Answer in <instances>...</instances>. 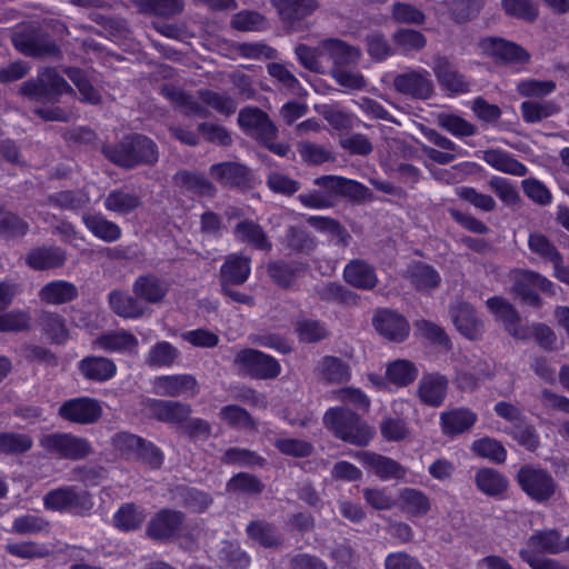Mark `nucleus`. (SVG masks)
<instances>
[{
	"label": "nucleus",
	"mask_w": 569,
	"mask_h": 569,
	"mask_svg": "<svg viewBox=\"0 0 569 569\" xmlns=\"http://www.w3.org/2000/svg\"><path fill=\"white\" fill-rule=\"evenodd\" d=\"M101 152L111 163L123 169L152 166L159 158L157 144L150 138L137 133L126 136L117 143H104Z\"/></svg>",
	"instance_id": "f257e3e1"
},
{
	"label": "nucleus",
	"mask_w": 569,
	"mask_h": 569,
	"mask_svg": "<svg viewBox=\"0 0 569 569\" xmlns=\"http://www.w3.org/2000/svg\"><path fill=\"white\" fill-rule=\"evenodd\" d=\"M323 423L336 438L358 447L367 446L375 435L373 428L347 407L328 409Z\"/></svg>",
	"instance_id": "f03ea898"
},
{
	"label": "nucleus",
	"mask_w": 569,
	"mask_h": 569,
	"mask_svg": "<svg viewBox=\"0 0 569 569\" xmlns=\"http://www.w3.org/2000/svg\"><path fill=\"white\" fill-rule=\"evenodd\" d=\"M12 43L21 53L34 58L58 57L60 49L50 34L39 26H23L12 34Z\"/></svg>",
	"instance_id": "7ed1b4c3"
},
{
	"label": "nucleus",
	"mask_w": 569,
	"mask_h": 569,
	"mask_svg": "<svg viewBox=\"0 0 569 569\" xmlns=\"http://www.w3.org/2000/svg\"><path fill=\"white\" fill-rule=\"evenodd\" d=\"M73 90L68 82L58 73H39L32 80L26 81L20 87V92L27 98L54 104L63 93H71Z\"/></svg>",
	"instance_id": "20e7f679"
},
{
	"label": "nucleus",
	"mask_w": 569,
	"mask_h": 569,
	"mask_svg": "<svg viewBox=\"0 0 569 569\" xmlns=\"http://www.w3.org/2000/svg\"><path fill=\"white\" fill-rule=\"evenodd\" d=\"M39 443L48 453L61 459L80 460L91 452V446L87 439L68 432L43 435Z\"/></svg>",
	"instance_id": "39448f33"
},
{
	"label": "nucleus",
	"mask_w": 569,
	"mask_h": 569,
	"mask_svg": "<svg viewBox=\"0 0 569 569\" xmlns=\"http://www.w3.org/2000/svg\"><path fill=\"white\" fill-rule=\"evenodd\" d=\"M516 478L520 488L539 503L547 502L556 492L555 479L542 468L522 466Z\"/></svg>",
	"instance_id": "423d86ee"
},
{
	"label": "nucleus",
	"mask_w": 569,
	"mask_h": 569,
	"mask_svg": "<svg viewBox=\"0 0 569 569\" xmlns=\"http://www.w3.org/2000/svg\"><path fill=\"white\" fill-rule=\"evenodd\" d=\"M482 54L500 64L522 66L530 61V53L520 44L500 37H485L478 42Z\"/></svg>",
	"instance_id": "0eeeda50"
},
{
	"label": "nucleus",
	"mask_w": 569,
	"mask_h": 569,
	"mask_svg": "<svg viewBox=\"0 0 569 569\" xmlns=\"http://www.w3.org/2000/svg\"><path fill=\"white\" fill-rule=\"evenodd\" d=\"M48 510L70 511L76 515L87 513L92 508L90 495L76 487H64L49 491L43 497Z\"/></svg>",
	"instance_id": "6e6552de"
},
{
	"label": "nucleus",
	"mask_w": 569,
	"mask_h": 569,
	"mask_svg": "<svg viewBox=\"0 0 569 569\" xmlns=\"http://www.w3.org/2000/svg\"><path fill=\"white\" fill-rule=\"evenodd\" d=\"M240 128L259 142H270L277 138L278 129L269 116L256 107H246L239 111Z\"/></svg>",
	"instance_id": "1a4fd4ad"
},
{
	"label": "nucleus",
	"mask_w": 569,
	"mask_h": 569,
	"mask_svg": "<svg viewBox=\"0 0 569 569\" xmlns=\"http://www.w3.org/2000/svg\"><path fill=\"white\" fill-rule=\"evenodd\" d=\"M234 363L259 379L276 378L281 371L277 359L256 349H243L237 352Z\"/></svg>",
	"instance_id": "9d476101"
},
{
	"label": "nucleus",
	"mask_w": 569,
	"mask_h": 569,
	"mask_svg": "<svg viewBox=\"0 0 569 569\" xmlns=\"http://www.w3.org/2000/svg\"><path fill=\"white\" fill-rule=\"evenodd\" d=\"M58 415L66 421L78 425L96 423L102 416V407L97 399L79 397L64 401Z\"/></svg>",
	"instance_id": "9b49d317"
},
{
	"label": "nucleus",
	"mask_w": 569,
	"mask_h": 569,
	"mask_svg": "<svg viewBox=\"0 0 569 569\" xmlns=\"http://www.w3.org/2000/svg\"><path fill=\"white\" fill-rule=\"evenodd\" d=\"M449 315L456 329L470 340L481 338L485 326L476 309L467 301L455 300L449 305Z\"/></svg>",
	"instance_id": "f8f14e48"
},
{
	"label": "nucleus",
	"mask_w": 569,
	"mask_h": 569,
	"mask_svg": "<svg viewBox=\"0 0 569 569\" xmlns=\"http://www.w3.org/2000/svg\"><path fill=\"white\" fill-rule=\"evenodd\" d=\"M281 21L290 31L303 29V20L310 17L318 8L317 0H271Z\"/></svg>",
	"instance_id": "ddd939ff"
},
{
	"label": "nucleus",
	"mask_w": 569,
	"mask_h": 569,
	"mask_svg": "<svg viewBox=\"0 0 569 569\" xmlns=\"http://www.w3.org/2000/svg\"><path fill=\"white\" fill-rule=\"evenodd\" d=\"M184 513L172 509L157 512L147 526V535L153 540L168 541L177 538L183 529Z\"/></svg>",
	"instance_id": "4468645a"
},
{
	"label": "nucleus",
	"mask_w": 569,
	"mask_h": 569,
	"mask_svg": "<svg viewBox=\"0 0 569 569\" xmlns=\"http://www.w3.org/2000/svg\"><path fill=\"white\" fill-rule=\"evenodd\" d=\"M531 287H537L542 292L555 295L553 283L545 276L530 270L520 271L513 284V291L522 302L538 308L541 305V299Z\"/></svg>",
	"instance_id": "2eb2a0df"
},
{
	"label": "nucleus",
	"mask_w": 569,
	"mask_h": 569,
	"mask_svg": "<svg viewBox=\"0 0 569 569\" xmlns=\"http://www.w3.org/2000/svg\"><path fill=\"white\" fill-rule=\"evenodd\" d=\"M449 380L439 372L423 373L417 386V397L421 403L438 408L447 397Z\"/></svg>",
	"instance_id": "dca6fc26"
},
{
	"label": "nucleus",
	"mask_w": 569,
	"mask_h": 569,
	"mask_svg": "<svg viewBox=\"0 0 569 569\" xmlns=\"http://www.w3.org/2000/svg\"><path fill=\"white\" fill-rule=\"evenodd\" d=\"M209 174L224 188H247L251 182L250 169L234 161L212 164L209 168Z\"/></svg>",
	"instance_id": "f3484780"
},
{
	"label": "nucleus",
	"mask_w": 569,
	"mask_h": 569,
	"mask_svg": "<svg viewBox=\"0 0 569 569\" xmlns=\"http://www.w3.org/2000/svg\"><path fill=\"white\" fill-rule=\"evenodd\" d=\"M92 346L106 352L121 355H137L139 348L138 338L128 330H110L99 335Z\"/></svg>",
	"instance_id": "a211bd4d"
},
{
	"label": "nucleus",
	"mask_w": 569,
	"mask_h": 569,
	"mask_svg": "<svg viewBox=\"0 0 569 569\" xmlns=\"http://www.w3.org/2000/svg\"><path fill=\"white\" fill-rule=\"evenodd\" d=\"M320 48L337 69L356 68L362 57L360 48L351 46L338 38L320 40Z\"/></svg>",
	"instance_id": "6ab92c4d"
},
{
	"label": "nucleus",
	"mask_w": 569,
	"mask_h": 569,
	"mask_svg": "<svg viewBox=\"0 0 569 569\" xmlns=\"http://www.w3.org/2000/svg\"><path fill=\"white\" fill-rule=\"evenodd\" d=\"M372 323L375 329L390 341L401 342L409 336V322L396 311L389 309L377 311Z\"/></svg>",
	"instance_id": "aec40b11"
},
{
	"label": "nucleus",
	"mask_w": 569,
	"mask_h": 569,
	"mask_svg": "<svg viewBox=\"0 0 569 569\" xmlns=\"http://www.w3.org/2000/svg\"><path fill=\"white\" fill-rule=\"evenodd\" d=\"M521 550H529L533 555H559L567 551L566 538L555 528L536 530Z\"/></svg>",
	"instance_id": "412c9836"
},
{
	"label": "nucleus",
	"mask_w": 569,
	"mask_h": 569,
	"mask_svg": "<svg viewBox=\"0 0 569 569\" xmlns=\"http://www.w3.org/2000/svg\"><path fill=\"white\" fill-rule=\"evenodd\" d=\"M343 280L361 290H372L378 284L375 267L363 259H352L346 264Z\"/></svg>",
	"instance_id": "4be33fe9"
},
{
	"label": "nucleus",
	"mask_w": 569,
	"mask_h": 569,
	"mask_svg": "<svg viewBox=\"0 0 569 569\" xmlns=\"http://www.w3.org/2000/svg\"><path fill=\"white\" fill-rule=\"evenodd\" d=\"M251 272V259L241 253L227 256L219 270V282L226 284H243Z\"/></svg>",
	"instance_id": "5701e85b"
},
{
	"label": "nucleus",
	"mask_w": 569,
	"mask_h": 569,
	"mask_svg": "<svg viewBox=\"0 0 569 569\" xmlns=\"http://www.w3.org/2000/svg\"><path fill=\"white\" fill-rule=\"evenodd\" d=\"M158 395L179 397H193L198 392L197 380L191 375H174L159 377L154 381Z\"/></svg>",
	"instance_id": "b1692460"
},
{
	"label": "nucleus",
	"mask_w": 569,
	"mask_h": 569,
	"mask_svg": "<svg viewBox=\"0 0 569 569\" xmlns=\"http://www.w3.org/2000/svg\"><path fill=\"white\" fill-rule=\"evenodd\" d=\"M67 261L66 251L58 246H42L31 249L27 257V264L33 270H48L62 267Z\"/></svg>",
	"instance_id": "393cba45"
},
{
	"label": "nucleus",
	"mask_w": 569,
	"mask_h": 569,
	"mask_svg": "<svg viewBox=\"0 0 569 569\" xmlns=\"http://www.w3.org/2000/svg\"><path fill=\"white\" fill-rule=\"evenodd\" d=\"M169 288L167 283L154 274L139 276L133 284L132 292L139 300L147 303H160L167 296Z\"/></svg>",
	"instance_id": "a878e982"
},
{
	"label": "nucleus",
	"mask_w": 569,
	"mask_h": 569,
	"mask_svg": "<svg viewBox=\"0 0 569 569\" xmlns=\"http://www.w3.org/2000/svg\"><path fill=\"white\" fill-rule=\"evenodd\" d=\"M477 415L467 408H455L440 415L443 435L453 437L461 435L477 422Z\"/></svg>",
	"instance_id": "bb28decb"
},
{
	"label": "nucleus",
	"mask_w": 569,
	"mask_h": 569,
	"mask_svg": "<svg viewBox=\"0 0 569 569\" xmlns=\"http://www.w3.org/2000/svg\"><path fill=\"white\" fill-rule=\"evenodd\" d=\"M111 310L124 319H138L144 316L146 308L137 296L122 290H112L108 295Z\"/></svg>",
	"instance_id": "cd10ccee"
},
{
	"label": "nucleus",
	"mask_w": 569,
	"mask_h": 569,
	"mask_svg": "<svg viewBox=\"0 0 569 569\" xmlns=\"http://www.w3.org/2000/svg\"><path fill=\"white\" fill-rule=\"evenodd\" d=\"M81 375L92 381L103 382L114 377L117 366L113 360L101 356H88L79 362Z\"/></svg>",
	"instance_id": "c85d7f7f"
},
{
	"label": "nucleus",
	"mask_w": 569,
	"mask_h": 569,
	"mask_svg": "<svg viewBox=\"0 0 569 569\" xmlns=\"http://www.w3.org/2000/svg\"><path fill=\"white\" fill-rule=\"evenodd\" d=\"M82 222L86 228L98 239L111 243L121 238V228L113 221L108 220L102 213L82 214Z\"/></svg>",
	"instance_id": "c756f323"
},
{
	"label": "nucleus",
	"mask_w": 569,
	"mask_h": 569,
	"mask_svg": "<svg viewBox=\"0 0 569 569\" xmlns=\"http://www.w3.org/2000/svg\"><path fill=\"white\" fill-rule=\"evenodd\" d=\"M170 499L191 511L202 512L212 502L208 493L187 486H174L169 490Z\"/></svg>",
	"instance_id": "7c9ffc66"
},
{
	"label": "nucleus",
	"mask_w": 569,
	"mask_h": 569,
	"mask_svg": "<svg viewBox=\"0 0 569 569\" xmlns=\"http://www.w3.org/2000/svg\"><path fill=\"white\" fill-rule=\"evenodd\" d=\"M365 463L381 480L402 479L407 473V469L396 460L373 452L363 453Z\"/></svg>",
	"instance_id": "2f4dec72"
},
{
	"label": "nucleus",
	"mask_w": 569,
	"mask_h": 569,
	"mask_svg": "<svg viewBox=\"0 0 569 569\" xmlns=\"http://www.w3.org/2000/svg\"><path fill=\"white\" fill-rule=\"evenodd\" d=\"M482 159L490 167L508 174L523 177L528 172L523 163L515 159L507 151L500 149H488L483 151Z\"/></svg>",
	"instance_id": "473e14b6"
},
{
	"label": "nucleus",
	"mask_w": 569,
	"mask_h": 569,
	"mask_svg": "<svg viewBox=\"0 0 569 569\" xmlns=\"http://www.w3.org/2000/svg\"><path fill=\"white\" fill-rule=\"evenodd\" d=\"M142 200L137 193L128 192L122 188L111 190L103 199L106 210L117 214H129L141 207Z\"/></svg>",
	"instance_id": "72a5a7b5"
},
{
	"label": "nucleus",
	"mask_w": 569,
	"mask_h": 569,
	"mask_svg": "<svg viewBox=\"0 0 569 569\" xmlns=\"http://www.w3.org/2000/svg\"><path fill=\"white\" fill-rule=\"evenodd\" d=\"M173 179L177 184L198 196L213 198L217 193L216 186L202 173L180 170Z\"/></svg>",
	"instance_id": "f704fd0d"
},
{
	"label": "nucleus",
	"mask_w": 569,
	"mask_h": 569,
	"mask_svg": "<svg viewBox=\"0 0 569 569\" xmlns=\"http://www.w3.org/2000/svg\"><path fill=\"white\" fill-rule=\"evenodd\" d=\"M39 297L46 303L62 305L78 297V288L69 281L54 280L41 288Z\"/></svg>",
	"instance_id": "c9c22d12"
},
{
	"label": "nucleus",
	"mask_w": 569,
	"mask_h": 569,
	"mask_svg": "<svg viewBox=\"0 0 569 569\" xmlns=\"http://www.w3.org/2000/svg\"><path fill=\"white\" fill-rule=\"evenodd\" d=\"M247 536L264 548L281 546L282 538L274 525L266 520H253L247 525Z\"/></svg>",
	"instance_id": "e433bc0d"
},
{
	"label": "nucleus",
	"mask_w": 569,
	"mask_h": 569,
	"mask_svg": "<svg viewBox=\"0 0 569 569\" xmlns=\"http://www.w3.org/2000/svg\"><path fill=\"white\" fill-rule=\"evenodd\" d=\"M393 83L399 92L415 98L427 99L432 92L431 82L422 73H400Z\"/></svg>",
	"instance_id": "4c0bfd02"
},
{
	"label": "nucleus",
	"mask_w": 569,
	"mask_h": 569,
	"mask_svg": "<svg viewBox=\"0 0 569 569\" xmlns=\"http://www.w3.org/2000/svg\"><path fill=\"white\" fill-rule=\"evenodd\" d=\"M151 410L158 420L170 423L187 421L191 413L189 405L169 400H154L151 403Z\"/></svg>",
	"instance_id": "58836bf2"
},
{
	"label": "nucleus",
	"mask_w": 569,
	"mask_h": 569,
	"mask_svg": "<svg viewBox=\"0 0 569 569\" xmlns=\"http://www.w3.org/2000/svg\"><path fill=\"white\" fill-rule=\"evenodd\" d=\"M234 234L239 241L251 244L259 250H271V242L264 230L252 220L240 221L234 227Z\"/></svg>",
	"instance_id": "ea45409f"
},
{
	"label": "nucleus",
	"mask_w": 569,
	"mask_h": 569,
	"mask_svg": "<svg viewBox=\"0 0 569 569\" xmlns=\"http://www.w3.org/2000/svg\"><path fill=\"white\" fill-rule=\"evenodd\" d=\"M317 368L320 378L329 383L347 382L351 377L349 365L338 357H323Z\"/></svg>",
	"instance_id": "a19ab883"
},
{
	"label": "nucleus",
	"mask_w": 569,
	"mask_h": 569,
	"mask_svg": "<svg viewBox=\"0 0 569 569\" xmlns=\"http://www.w3.org/2000/svg\"><path fill=\"white\" fill-rule=\"evenodd\" d=\"M401 509L416 517L426 516L431 510L430 498L416 488H402L399 491Z\"/></svg>",
	"instance_id": "79ce46f5"
},
{
	"label": "nucleus",
	"mask_w": 569,
	"mask_h": 569,
	"mask_svg": "<svg viewBox=\"0 0 569 569\" xmlns=\"http://www.w3.org/2000/svg\"><path fill=\"white\" fill-rule=\"evenodd\" d=\"M475 482L482 493L497 497L502 495L508 488L507 478L499 471L490 468H482L476 472Z\"/></svg>",
	"instance_id": "37998d69"
},
{
	"label": "nucleus",
	"mask_w": 569,
	"mask_h": 569,
	"mask_svg": "<svg viewBox=\"0 0 569 569\" xmlns=\"http://www.w3.org/2000/svg\"><path fill=\"white\" fill-rule=\"evenodd\" d=\"M141 13L172 18L184 10L183 0H130Z\"/></svg>",
	"instance_id": "c03bdc74"
},
{
	"label": "nucleus",
	"mask_w": 569,
	"mask_h": 569,
	"mask_svg": "<svg viewBox=\"0 0 569 569\" xmlns=\"http://www.w3.org/2000/svg\"><path fill=\"white\" fill-rule=\"evenodd\" d=\"M450 19L456 23H466L480 13L483 8V0H443Z\"/></svg>",
	"instance_id": "a18cd8bd"
},
{
	"label": "nucleus",
	"mask_w": 569,
	"mask_h": 569,
	"mask_svg": "<svg viewBox=\"0 0 569 569\" xmlns=\"http://www.w3.org/2000/svg\"><path fill=\"white\" fill-rule=\"evenodd\" d=\"M286 248L297 253L310 254L317 247L316 238L305 228L289 226L282 239Z\"/></svg>",
	"instance_id": "49530a36"
},
{
	"label": "nucleus",
	"mask_w": 569,
	"mask_h": 569,
	"mask_svg": "<svg viewBox=\"0 0 569 569\" xmlns=\"http://www.w3.org/2000/svg\"><path fill=\"white\" fill-rule=\"evenodd\" d=\"M89 201V196L82 190H63L49 194L44 203L62 210L76 211L87 207Z\"/></svg>",
	"instance_id": "de8ad7c7"
},
{
	"label": "nucleus",
	"mask_w": 569,
	"mask_h": 569,
	"mask_svg": "<svg viewBox=\"0 0 569 569\" xmlns=\"http://www.w3.org/2000/svg\"><path fill=\"white\" fill-rule=\"evenodd\" d=\"M419 370L413 362L398 359L387 366L386 377L397 387H407L418 377Z\"/></svg>",
	"instance_id": "09e8293b"
},
{
	"label": "nucleus",
	"mask_w": 569,
	"mask_h": 569,
	"mask_svg": "<svg viewBox=\"0 0 569 569\" xmlns=\"http://www.w3.org/2000/svg\"><path fill=\"white\" fill-rule=\"evenodd\" d=\"M161 93L171 102L183 107L187 114H196L206 118L210 113L197 99L177 87L162 86Z\"/></svg>",
	"instance_id": "8fccbe9b"
},
{
	"label": "nucleus",
	"mask_w": 569,
	"mask_h": 569,
	"mask_svg": "<svg viewBox=\"0 0 569 569\" xmlns=\"http://www.w3.org/2000/svg\"><path fill=\"white\" fill-rule=\"evenodd\" d=\"M50 522L36 513H26L16 517L12 521L10 532L21 536H33L49 532Z\"/></svg>",
	"instance_id": "3c124183"
},
{
	"label": "nucleus",
	"mask_w": 569,
	"mask_h": 569,
	"mask_svg": "<svg viewBox=\"0 0 569 569\" xmlns=\"http://www.w3.org/2000/svg\"><path fill=\"white\" fill-rule=\"evenodd\" d=\"M38 323L52 342L63 343L68 339L66 321L60 315L42 311L38 317Z\"/></svg>",
	"instance_id": "603ef678"
},
{
	"label": "nucleus",
	"mask_w": 569,
	"mask_h": 569,
	"mask_svg": "<svg viewBox=\"0 0 569 569\" xmlns=\"http://www.w3.org/2000/svg\"><path fill=\"white\" fill-rule=\"evenodd\" d=\"M302 264L273 261L267 266L269 277L281 288H290L302 271Z\"/></svg>",
	"instance_id": "864d4df0"
},
{
	"label": "nucleus",
	"mask_w": 569,
	"mask_h": 569,
	"mask_svg": "<svg viewBox=\"0 0 569 569\" xmlns=\"http://www.w3.org/2000/svg\"><path fill=\"white\" fill-rule=\"evenodd\" d=\"M409 279L418 290H430L439 286L441 277L431 266L417 262L409 269Z\"/></svg>",
	"instance_id": "5fc2aeb1"
},
{
	"label": "nucleus",
	"mask_w": 569,
	"mask_h": 569,
	"mask_svg": "<svg viewBox=\"0 0 569 569\" xmlns=\"http://www.w3.org/2000/svg\"><path fill=\"white\" fill-rule=\"evenodd\" d=\"M4 548L10 556L27 560L46 558L51 553L47 545L31 540L8 542Z\"/></svg>",
	"instance_id": "6e6d98bb"
},
{
	"label": "nucleus",
	"mask_w": 569,
	"mask_h": 569,
	"mask_svg": "<svg viewBox=\"0 0 569 569\" xmlns=\"http://www.w3.org/2000/svg\"><path fill=\"white\" fill-rule=\"evenodd\" d=\"M143 438L128 432L119 431L111 437L110 443L114 452L124 460H134Z\"/></svg>",
	"instance_id": "4d7b16f0"
},
{
	"label": "nucleus",
	"mask_w": 569,
	"mask_h": 569,
	"mask_svg": "<svg viewBox=\"0 0 569 569\" xmlns=\"http://www.w3.org/2000/svg\"><path fill=\"white\" fill-rule=\"evenodd\" d=\"M179 350L168 341L154 343L147 357L146 363L150 367H171L179 358Z\"/></svg>",
	"instance_id": "13d9d810"
},
{
	"label": "nucleus",
	"mask_w": 569,
	"mask_h": 569,
	"mask_svg": "<svg viewBox=\"0 0 569 569\" xmlns=\"http://www.w3.org/2000/svg\"><path fill=\"white\" fill-rule=\"evenodd\" d=\"M198 94L202 103L209 106L224 117H230L237 110L238 104L236 100L228 94L207 89L199 90Z\"/></svg>",
	"instance_id": "bf43d9fd"
},
{
	"label": "nucleus",
	"mask_w": 569,
	"mask_h": 569,
	"mask_svg": "<svg viewBox=\"0 0 569 569\" xmlns=\"http://www.w3.org/2000/svg\"><path fill=\"white\" fill-rule=\"evenodd\" d=\"M315 291L317 297L326 302L350 303L356 300V295L338 282L318 284Z\"/></svg>",
	"instance_id": "052dcab7"
},
{
	"label": "nucleus",
	"mask_w": 569,
	"mask_h": 569,
	"mask_svg": "<svg viewBox=\"0 0 569 569\" xmlns=\"http://www.w3.org/2000/svg\"><path fill=\"white\" fill-rule=\"evenodd\" d=\"M33 446L32 438L27 433L1 432L0 433V453L20 455L29 451Z\"/></svg>",
	"instance_id": "680f3d73"
},
{
	"label": "nucleus",
	"mask_w": 569,
	"mask_h": 569,
	"mask_svg": "<svg viewBox=\"0 0 569 569\" xmlns=\"http://www.w3.org/2000/svg\"><path fill=\"white\" fill-rule=\"evenodd\" d=\"M520 109L523 120L528 123L539 122L559 111L558 106L551 101H525Z\"/></svg>",
	"instance_id": "e2e57ef3"
},
{
	"label": "nucleus",
	"mask_w": 569,
	"mask_h": 569,
	"mask_svg": "<svg viewBox=\"0 0 569 569\" xmlns=\"http://www.w3.org/2000/svg\"><path fill=\"white\" fill-rule=\"evenodd\" d=\"M219 417L236 429H253L256 426L252 416L244 408L237 405L222 407Z\"/></svg>",
	"instance_id": "0e129e2a"
},
{
	"label": "nucleus",
	"mask_w": 569,
	"mask_h": 569,
	"mask_svg": "<svg viewBox=\"0 0 569 569\" xmlns=\"http://www.w3.org/2000/svg\"><path fill=\"white\" fill-rule=\"evenodd\" d=\"M392 40L403 52L419 51L427 44V39L420 31L407 28L397 30Z\"/></svg>",
	"instance_id": "69168bd1"
},
{
	"label": "nucleus",
	"mask_w": 569,
	"mask_h": 569,
	"mask_svg": "<svg viewBox=\"0 0 569 569\" xmlns=\"http://www.w3.org/2000/svg\"><path fill=\"white\" fill-rule=\"evenodd\" d=\"M438 124L451 134L460 138L471 137L477 132L475 124L468 122L457 114L440 113L438 116Z\"/></svg>",
	"instance_id": "338daca9"
},
{
	"label": "nucleus",
	"mask_w": 569,
	"mask_h": 569,
	"mask_svg": "<svg viewBox=\"0 0 569 569\" xmlns=\"http://www.w3.org/2000/svg\"><path fill=\"white\" fill-rule=\"evenodd\" d=\"M219 559L232 569H244L250 563L249 555L237 542L224 541L219 550Z\"/></svg>",
	"instance_id": "774afa93"
}]
</instances>
